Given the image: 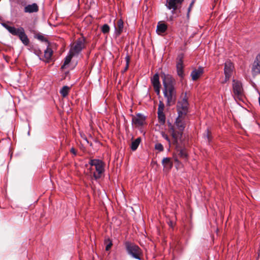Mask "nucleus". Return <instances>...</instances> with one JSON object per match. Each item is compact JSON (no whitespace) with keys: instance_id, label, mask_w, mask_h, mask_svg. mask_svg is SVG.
Masks as SVG:
<instances>
[{"instance_id":"393cba45","label":"nucleus","mask_w":260,"mask_h":260,"mask_svg":"<svg viewBox=\"0 0 260 260\" xmlns=\"http://www.w3.org/2000/svg\"><path fill=\"white\" fill-rule=\"evenodd\" d=\"M70 87L67 86H63L60 91V93L61 95L64 98L67 96L69 93L70 90Z\"/></svg>"},{"instance_id":"cd10ccee","label":"nucleus","mask_w":260,"mask_h":260,"mask_svg":"<svg viewBox=\"0 0 260 260\" xmlns=\"http://www.w3.org/2000/svg\"><path fill=\"white\" fill-rule=\"evenodd\" d=\"M110 30V27L108 24H104L102 27V31L104 34H107L109 32Z\"/></svg>"},{"instance_id":"f8f14e48","label":"nucleus","mask_w":260,"mask_h":260,"mask_svg":"<svg viewBox=\"0 0 260 260\" xmlns=\"http://www.w3.org/2000/svg\"><path fill=\"white\" fill-rule=\"evenodd\" d=\"M184 0H167L166 6L169 9H173V11L177 9L178 5L182 3Z\"/></svg>"},{"instance_id":"7ed1b4c3","label":"nucleus","mask_w":260,"mask_h":260,"mask_svg":"<svg viewBox=\"0 0 260 260\" xmlns=\"http://www.w3.org/2000/svg\"><path fill=\"white\" fill-rule=\"evenodd\" d=\"M188 103L186 93L182 94L177 106L178 114L179 116H185L187 112Z\"/></svg>"},{"instance_id":"9b49d317","label":"nucleus","mask_w":260,"mask_h":260,"mask_svg":"<svg viewBox=\"0 0 260 260\" xmlns=\"http://www.w3.org/2000/svg\"><path fill=\"white\" fill-rule=\"evenodd\" d=\"M151 83L153 86L154 89L157 95L160 93V84L159 80V76L158 74H155L151 78Z\"/></svg>"},{"instance_id":"f704fd0d","label":"nucleus","mask_w":260,"mask_h":260,"mask_svg":"<svg viewBox=\"0 0 260 260\" xmlns=\"http://www.w3.org/2000/svg\"><path fill=\"white\" fill-rule=\"evenodd\" d=\"M172 136L173 137L175 138V139H176L177 138V136L176 135V134L174 132H173L172 133Z\"/></svg>"},{"instance_id":"b1692460","label":"nucleus","mask_w":260,"mask_h":260,"mask_svg":"<svg viewBox=\"0 0 260 260\" xmlns=\"http://www.w3.org/2000/svg\"><path fill=\"white\" fill-rule=\"evenodd\" d=\"M178 155L179 156L185 160L187 159V154L185 150L184 149H180L178 150Z\"/></svg>"},{"instance_id":"c756f323","label":"nucleus","mask_w":260,"mask_h":260,"mask_svg":"<svg viewBox=\"0 0 260 260\" xmlns=\"http://www.w3.org/2000/svg\"><path fill=\"white\" fill-rule=\"evenodd\" d=\"M37 38L42 41V42H46L48 43V41L46 39V38L42 35H38L37 36H36Z\"/></svg>"},{"instance_id":"ddd939ff","label":"nucleus","mask_w":260,"mask_h":260,"mask_svg":"<svg viewBox=\"0 0 260 260\" xmlns=\"http://www.w3.org/2000/svg\"><path fill=\"white\" fill-rule=\"evenodd\" d=\"M185 116H180L178 115V117L176 120V125L180 132H182L185 127Z\"/></svg>"},{"instance_id":"a211bd4d","label":"nucleus","mask_w":260,"mask_h":260,"mask_svg":"<svg viewBox=\"0 0 260 260\" xmlns=\"http://www.w3.org/2000/svg\"><path fill=\"white\" fill-rule=\"evenodd\" d=\"M167 29V25L166 24L161 21L158 22L156 28V32L158 35H161L164 33Z\"/></svg>"},{"instance_id":"4be33fe9","label":"nucleus","mask_w":260,"mask_h":260,"mask_svg":"<svg viewBox=\"0 0 260 260\" xmlns=\"http://www.w3.org/2000/svg\"><path fill=\"white\" fill-rule=\"evenodd\" d=\"M52 55V51L51 48L48 47L44 52V57L46 61H49Z\"/></svg>"},{"instance_id":"c9c22d12","label":"nucleus","mask_w":260,"mask_h":260,"mask_svg":"<svg viewBox=\"0 0 260 260\" xmlns=\"http://www.w3.org/2000/svg\"><path fill=\"white\" fill-rule=\"evenodd\" d=\"M193 2H192V3H191V4H190V5L189 8H188V11H189L190 10L191 7L192 5H193Z\"/></svg>"},{"instance_id":"473e14b6","label":"nucleus","mask_w":260,"mask_h":260,"mask_svg":"<svg viewBox=\"0 0 260 260\" xmlns=\"http://www.w3.org/2000/svg\"><path fill=\"white\" fill-rule=\"evenodd\" d=\"M112 245V242H110V243L107 245V246L106 247V250L107 251L109 250L111 248Z\"/></svg>"},{"instance_id":"20e7f679","label":"nucleus","mask_w":260,"mask_h":260,"mask_svg":"<svg viewBox=\"0 0 260 260\" xmlns=\"http://www.w3.org/2000/svg\"><path fill=\"white\" fill-rule=\"evenodd\" d=\"M234 70L233 63L230 61H226L224 63V73L225 77L221 79L220 82L221 84L225 83L231 78Z\"/></svg>"},{"instance_id":"f257e3e1","label":"nucleus","mask_w":260,"mask_h":260,"mask_svg":"<svg viewBox=\"0 0 260 260\" xmlns=\"http://www.w3.org/2000/svg\"><path fill=\"white\" fill-rule=\"evenodd\" d=\"M161 78L164 87V96L167 99V106H170L175 103L176 100V91L173 85L174 80L171 75L165 74L161 75Z\"/></svg>"},{"instance_id":"e433bc0d","label":"nucleus","mask_w":260,"mask_h":260,"mask_svg":"<svg viewBox=\"0 0 260 260\" xmlns=\"http://www.w3.org/2000/svg\"><path fill=\"white\" fill-rule=\"evenodd\" d=\"M72 152L73 153H75V152H74V149H72Z\"/></svg>"},{"instance_id":"9d476101","label":"nucleus","mask_w":260,"mask_h":260,"mask_svg":"<svg viewBox=\"0 0 260 260\" xmlns=\"http://www.w3.org/2000/svg\"><path fill=\"white\" fill-rule=\"evenodd\" d=\"M251 72L253 75L260 74V53L256 56L252 64Z\"/></svg>"},{"instance_id":"a878e982","label":"nucleus","mask_w":260,"mask_h":260,"mask_svg":"<svg viewBox=\"0 0 260 260\" xmlns=\"http://www.w3.org/2000/svg\"><path fill=\"white\" fill-rule=\"evenodd\" d=\"M164 109H165L164 104L163 103V102L162 101H160L159 102L157 112H160V113L164 112Z\"/></svg>"},{"instance_id":"39448f33","label":"nucleus","mask_w":260,"mask_h":260,"mask_svg":"<svg viewBox=\"0 0 260 260\" xmlns=\"http://www.w3.org/2000/svg\"><path fill=\"white\" fill-rule=\"evenodd\" d=\"M125 245L128 254L136 259H140V255L141 254V251L137 245L128 242L126 243Z\"/></svg>"},{"instance_id":"6ab92c4d","label":"nucleus","mask_w":260,"mask_h":260,"mask_svg":"<svg viewBox=\"0 0 260 260\" xmlns=\"http://www.w3.org/2000/svg\"><path fill=\"white\" fill-rule=\"evenodd\" d=\"M115 34L119 36L123 31V22L121 19H119L117 22V25L115 26Z\"/></svg>"},{"instance_id":"412c9836","label":"nucleus","mask_w":260,"mask_h":260,"mask_svg":"<svg viewBox=\"0 0 260 260\" xmlns=\"http://www.w3.org/2000/svg\"><path fill=\"white\" fill-rule=\"evenodd\" d=\"M74 55H75L74 54H73V53H71L70 52H69V55L68 56H67L65 58L64 63H63V65L61 66V69L65 68L66 66H67L69 64V63L70 62V61L72 59V58Z\"/></svg>"},{"instance_id":"7c9ffc66","label":"nucleus","mask_w":260,"mask_h":260,"mask_svg":"<svg viewBox=\"0 0 260 260\" xmlns=\"http://www.w3.org/2000/svg\"><path fill=\"white\" fill-rule=\"evenodd\" d=\"M125 59H126V67H125L124 71H125L128 67V63H129V57L128 56H127L125 57Z\"/></svg>"},{"instance_id":"f3484780","label":"nucleus","mask_w":260,"mask_h":260,"mask_svg":"<svg viewBox=\"0 0 260 260\" xmlns=\"http://www.w3.org/2000/svg\"><path fill=\"white\" fill-rule=\"evenodd\" d=\"M162 164L164 170L166 171L170 170L173 167V162L171 159L169 157L164 158L162 160Z\"/></svg>"},{"instance_id":"bb28decb","label":"nucleus","mask_w":260,"mask_h":260,"mask_svg":"<svg viewBox=\"0 0 260 260\" xmlns=\"http://www.w3.org/2000/svg\"><path fill=\"white\" fill-rule=\"evenodd\" d=\"M155 149L158 152H161L164 150V147L161 144L158 143L155 144Z\"/></svg>"},{"instance_id":"2eb2a0df","label":"nucleus","mask_w":260,"mask_h":260,"mask_svg":"<svg viewBox=\"0 0 260 260\" xmlns=\"http://www.w3.org/2000/svg\"><path fill=\"white\" fill-rule=\"evenodd\" d=\"M145 121V117L142 115L139 114L133 118V122L137 126H141L144 124Z\"/></svg>"},{"instance_id":"f03ea898","label":"nucleus","mask_w":260,"mask_h":260,"mask_svg":"<svg viewBox=\"0 0 260 260\" xmlns=\"http://www.w3.org/2000/svg\"><path fill=\"white\" fill-rule=\"evenodd\" d=\"M89 164L91 166L94 167L96 170V172L93 173V176L94 179H98L100 178L105 171L104 163L99 159H91Z\"/></svg>"},{"instance_id":"0eeeda50","label":"nucleus","mask_w":260,"mask_h":260,"mask_svg":"<svg viewBox=\"0 0 260 260\" xmlns=\"http://www.w3.org/2000/svg\"><path fill=\"white\" fill-rule=\"evenodd\" d=\"M183 58H184L183 54L181 53L178 55V56L176 58L177 72L178 75L181 78H183L184 76Z\"/></svg>"},{"instance_id":"c85d7f7f","label":"nucleus","mask_w":260,"mask_h":260,"mask_svg":"<svg viewBox=\"0 0 260 260\" xmlns=\"http://www.w3.org/2000/svg\"><path fill=\"white\" fill-rule=\"evenodd\" d=\"M157 114H158V117L159 120L160 121L164 122L165 121V119H166L164 113V112H161V113L157 112Z\"/></svg>"},{"instance_id":"dca6fc26","label":"nucleus","mask_w":260,"mask_h":260,"mask_svg":"<svg viewBox=\"0 0 260 260\" xmlns=\"http://www.w3.org/2000/svg\"><path fill=\"white\" fill-rule=\"evenodd\" d=\"M203 73V68L200 67L194 69L191 73V77L193 80H197Z\"/></svg>"},{"instance_id":"aec40b11","label":"nucleus","mask_w":260,"mask_h":260,"mask_svg":"<svg viewBox=\"0 0 260 260\" xmlns=\"http://www.w3.org/2000/svg\"><path fill=\"white\" fill-rule=\"evenodd\" d=\"M20 40L22 41L23 44L25 45H27L29 43V39H28L27 36L25 33V31L24 30L23 32L19 36H18Z\"/></svg>"},{"instance_id":"72a5a7b5","label":"nucleus","mask_w":260,"mask_h":260,"mask_svg":"<svg viewBox=\"0 0 260 260\" xmlns=\"http://www.w3.org/2000/svg\"><path fill=\"white\" fill-rule=\"evenodd\" d=\"M173 158H174L175 162H176L177 164H179V161L178 157L176 154H174L173 155Z\"/></svg>"},{"instance_id":"423d86ee","label":"nucleus","mask_w":260,"mask_h":260,"mask_svg":"<svg viewBox=\"0 0 260 260\" xmlns=\"http://www.w3.org/2000/svg\"><path fill=\"white\" fill-rule=\"evenodd\" d=\"M85 40L84 38H81L77 40V42L72 45L70 52L75 55L78 54L85 47Z\"/></svg>"},{"instance_id":"6e6552de","label":"nucleus","mask_w":260,"mask_h":260,"mask_svg":"<svg viewBox=\"0 0 260 260\" xmlns=\"http://www.w3.org/2000/svg\"><path fill=\"white\" fill-rule=\"evenodd\" d=\"M2 25L12 35L19 36L24 30L22 27L16 28L14 26L9 25L7 23H2Z\"/></svg>"},{"instance_id":"2f4dec72","label":"nucleus","mask_w":260,"mask_h":260,"mask_svg":"<svg viewBox=\"0 0 260 260\" xmlns=\"http://www.w3.org/2000/svg\"><path fill=\"white\" fill-rule=\"evenodd\" d=\"M162 137L165 139L167 141H168L170 143V139H169L168 136L166 135L165 133H162Z\"/></svg>"},{"instance_id":"5701e85b","label":"nucleus","mask_w":260,"mask_h":260,"mask_svg":"<svg viewBox=\"0 0 260 260\" xmlns=\"http://www.w3.org/2000/svg\"><path fill=\"white\" fill-rule=\"evenodd\" d=\"M140 142H141L140 138H138L136 139L135 141L132 142V145H131V149L133 150H136L137 149L138 146L139 145Z\"/></svg>"},{"instance_id":"4468645a","label":"nucleus","mask_w":260,"mask_h":260,"mask_svg":"<svg viewBox=\"0 0 260 260\" xmlns=\"http://www.w3.org/2000/svg\"><path fill=\"white\" fill-rule=\"evenodd\" d=\"M39 11V7L36 3L26 5L24 8V12L25 13H32Z\"/></svg>"},{"instance_id":"1a4fd4ad","label":"nucleus","mask_w":260,"mask_h":260,"mask_svg":"<svg viewBox=\"0 0 260 260\" xmlns=\"http://www.w3.org/2000/svg\"><path fill=\"white\" fill-rule=\"evenodd\" d=\"M233 89L235 96L238 98L242 97L243 95V88L241 83L235 80H233Z\"/></svg>"}]
</instances>
